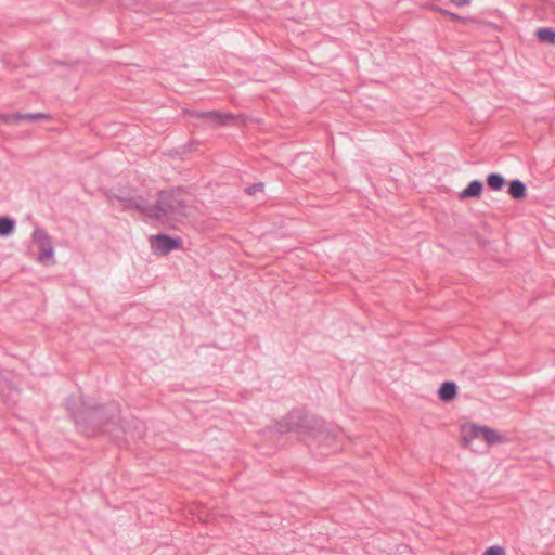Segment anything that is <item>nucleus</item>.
<instances>
[{"mask_svg":"<svg viewBox=\"0 0 555 555\" xmlns=\"http://www.w3.org/2000/svg\"><path fill=\"white\" fill-rule=\"evenodd\" d=\"M105 196L111 205H114V201H117L120 203L122 210L139 211L147 221L160 223L182 221L192 216L193 212V206L182 198L179 189L158 192L157 201L154 205H144L142 197L119 196L111 191H106Z\"/></svg>","mask_w":555,"mask_h":555,"instance_id":"obj_1","label":"nucleus"},{"mask_svg":"<svg viewBox=\"0 0 555 555\" xmlns=\"http://www.w3.org/2000/svg\"><path fill=\"white\" fill-rule=\"evenodd\" d=\"M281 433L294 431L302 437H311L319 443L333 447L338 450L337 442L344 437L343 430L334 425L326 424L323 420L308 415L301 410L289 412L280 424Z\"/></svg>","mask_w":555,"mask_h":555,"instance_id":"obj_2","label":"nucleus"},{"mask_svg":"<svg viewBox=\"0 0 555 555\" xmlns=\"http://www.w3.org/2000/svg\"><path fill=\"white\" fill-rule=\"evenodd\" d=\"M120 413V404L114 400L94 405L82 402L80 408L73 412V418L81 434L92 437L103 433L105 425L118 422Z\"/></svg>","mask_w":555,"mask_h":555,"instance_id":"obj_3","label":"nucleus"},{"mask_svg":"<svg viewBox=\"0 0 555 555\" xmlns=\"http://www.w3.org/2000/svg\"><path fill=\"white\" fill-rule=\"evenodd\" d=\"M481 438L489 444H495L502 441V437L493 429L487 426L472 425L468 433L463 437L465 446L469 444L472 440Z\"/></svg>","mask_w":555,"mask_h":555,"instance_id":"obj_4","label":"nucleus"},{"mask_svg":"<svg viewBox=\"0 0 555 555\" xmlns=\"http://www.w3.org/2000/svg\"><path fill=\"white\" fill-rule=\"evenodd\" d=\"M184 114L190 117L202 118L206 122L215 126H225L229 121L236 118L232 113H221L218 111L199 112L185 109Z\"/></svg>","mask_w":555,"mask_h":555,"instance_id":"obj_5","label":"nucleus"},{"mask_svg":"<svg viewBox=\"0 0 555 555\" xmlns=\"http://www.w3.org/2000/svg\"><path fill=\"white\" fill-rule=\"evenodd\" d=\"M150 243L155 253L168 255L173 249L182 247L180 237L173 238L167 234H157L150 237Z\"/></svg>","mask_w":555,"mask_h":555,"instance_id":"obj_6","label":"nucleus"},{"mask_svg":"<svg viewBox=\"0 0 555 555\" xmlns=\"http://www.w3.org/2000/svg\"><path fill=\"white\" fill-rule=\"evenodd\" d=\"M33 240L39 248L38 259L41 262H44L53 257L52 241L43 230H35L33 233Z\"/></svg>","mask_w":555,"mask_h":555,"instance_id":"obj_7","label":"nucleus"},{"mask_svg":"<svg viewBox=\"0 0 555 555\" xmlns=\"http://www.w3.org/2000/svg\"><path fill=\"white\" fill-rule=\"evenodd\" d=\"M50 119H51L50 115L44 114V113H35V114L15 113V114H2L0 116V121L4 122V124H13V122H17L20 120L35 121V120H50Z\"/></svg>","mask_w":555,"mask_h":555,"instance_id":"obj_8","label":"nucleus"},{"mask_svg":"<svg viewBox=\"0 0 555 555\" xmlns=\"http://www.w3.org/2000/svg\"><path fill=\"white\" fill-rule=\"evenodd\" d=\"M456 395L457 387L453 382H444L438 391L439 399L444 402L452 401Z\"/></svg>","mask_w":555,"mask_h":555,"instance_id":"obj_9","label":"nucleus"},{"mask_svg":"<svg viewBox=\"0 0 555 555\" xmlns=\"http://www.w3.org/2000/svg\"><path fill=\"white\" fill-rule=\"evenodd\" d=\"M483 190L482 182L478 180H474L468 183V185L461 192L460 198H470V197H479Z\"/></svg>","mask_w":555,"mask_h":555,"instance_id":"obj_10","label":"nucleus"},{"mask_svg":"<svg viewBox=\"0 0 555 555\" xmlns=\"http://www.w3.org/2000/svg\"><path fill=\"white\" fill-rule=\"evenodd\" d=\"M508 194L514 199H522L527 194L526 185L520 180H513L508 185Z\"/></svg>","mask_w":555,"mask_h":555,"instance_id":"obj_11","label":"nucleus"},{"mask_svg":"<svg viewBox=\"0 0 555 555\" xmlns=\"http://www.w3.org/2000/svg\"><path fill=\"white\" fill-rule=\"evenodd\" d=\"M535 34L541 42H548L555 44V29L550 27L539 28Z\"/></svg>","mask_w":555,"mask_h":555,"instance_id":"obj_12","label":"nucleus"},{"mask_svg":"<svg viewBox=\"0 0 555 555\" xmlns=\"http://www.w3.org/2000/svg\"><path fill=\"white\" fill-rule=\"evenodd\" d=\"M487 184L491 190L499 191L505 184L504 178L499 173H490L487 177Z\"/></svg>","mask_w":555,"mask_h":555,"instance_id":"obj_13","label":"nucleus"},{"mask_svg":"<svg viewBox=\"0 0 555 555\" xmlns=\"http://www.w3.org/2000/svg\"><path fill=\"white\" fill-rule=\"evenodd\" d=\"M15 227L14 220L8 217H0V236L9 235L13 232Z\"/></svg>","mask_w":555,"mask_h":555,"instance_id":"obj_14","label":"nucleus"},{"mask_svg":"<svg viewBox=\"0 0 555 555\" xmlns=\"http://www.w3.org/2000/svg\"><path fill=\"white\" fill-rule=\"evenodd\" d=\"M264 184L262 182L254 183L245 189L246 194L255 195L257 192H263Z\"/></svg>","mask_w":555,"mask_h":555,"instance_id":"obj_15","label":"nucleus"},{"mask_svg":"<svg viewBox=\"0 0 555 555\" xmlns=\"http://www.w3.org/2000/svg\"><path fill=\"white\" fill-rule=\"evenodd\" d=\"M482 555H506V553L502 546L494 545L488 547Z\"/></svg>","mask_w":555,"mask_h":555,"instance_id":"obj_16","label":"nucleus"},{"mask_svg":"<svg viewBox=\"0 0 555 555\" xmlns=\"http://www.w3.org/2000/svg\"><path fill=\"white\" fill-rule=\"evenodd\" d=\"M438 11H439L441 14H443V15L448 16V17H449L450 20H452V21H462V20H463V17H461V16H460V15H457L456 13L450 12V11H448V10H444V9H438Z\"/></svg>","mask_w":555,"mask_h":555,"instance_id":"obj_17","label":"nucleus"},{"mask_svg":"<svg viewBox=\"0 0 555 555\" xmlns=\"http://www.w3.org/2000/svg\"><path fill=\"white\" fill-rule=\"evenodd\" d=\"M456 7H464L470 3V0H450Z\"/></svg>","mask_w":555,"mask_h":555,"instance_id":"obj_18","label":"nucleus"}]
</instances>
